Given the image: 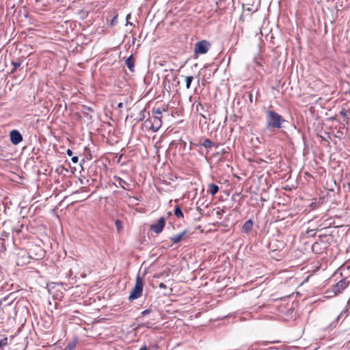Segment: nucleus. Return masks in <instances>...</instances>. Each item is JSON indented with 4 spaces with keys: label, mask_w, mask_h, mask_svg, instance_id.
Listing matches in <instances>:
<instances>
[{
    "label": "nucleus",
    "mask_w": 350,
    "mask_h": 350,
    "mask_svg": "<svg viewBox=\"0 0 350 350\" xmlns=\"http://www.w3.org/2000/svg\"><path fill=\"white\" fill-rule=\"evenodd\" d=\"M117 16H115L113 19L111 20V24L113 25L116 21Z\"/></svg>",
    "instance_id": "obj_30"
},
{
    "label": "nucleus",
    "mask_w": 350,
    "mask_h": 350,
    "mask_svg": "<svg viewBox=\"0 0 350 350\" xmlns=\"http://www.w3.org/2000/svg\"><path fill=\"white\" fill-rule=\"evenodd\" d=\"M202 146H203L206 148H211L213 146H215V144L209 139H205L202 143Z\"/></svg>",
    "instance_id": "obj_14"
},
{
    "label": "nucleus",
    "mask_w": 350,
    "mask_h": 350,
    "mask_svg": "<svg viewBox=\"0 0 350 350\" xmlns=\"http://www.w3.org/2000/svg\"><path fill=\"white\" fill-rule=\"evenodd\" d=\"M144 288V282L142 278L137 275L135 280V284L133 288L132 289L130 295L129 297V299L130 301H133L139 298L142 295Z\"/></svg>",
    "instance_id": "obj_2"
},
{
    "label": "nucleus",
    "mask_w": 350,
    "mask_h": 350,
    "mask_svg": "<svg viewBox=\"0 0 350 350\" xmlns=\"http://www.w3.org/2000/svg\"><path fill=\"white\" fill-rule=\"evenodd\" d=\"M71 160L73 163H77L79 161V158L78 157L75 156L72 157Z\"/></svg>",
    "instance_id": "obj_24"
},
{
    "label": "nucleus",
    "mask_w": 350,
    "mask_h": 350,
    "mask_svg": "<svg viewBox=\"0 0 350 350\" xmlns=\"http://www.w3.org/2000/svg\"><path fill=\"white\" fill-rule=\"evenodd\" d=\"M115 183L114 185L116 187H120L125 190L130 191L131 189L130 188L131 184L120 178L119 176H114L113 178Z\"/></svg>",
    "instance_id": "obj_8"
},
{
    "label": "nucleus",
    "mask_w": 350,
    "mask_h": 350,
    "mask_svg": "<svg viewBox=\"0 0 350 350\" xmlns=\"http://www.w3.org/2000/svg\"><path fill=\"white\" fill-rule=\"evenodd\" d=\"M310 206L312 208H314L316 207V202H312Z\"/></svg>",
    "instance_id": "obj_31"
},
{
    "label": "nucleus",
    "mask_w": 350,
    "mask_h": 350,
    "mask_svg": "<svg viewBox=\"0 0 350 350\" xmlns=\"http://www.w3.org/2000/svg\"><path fill=\"white\" fill-rule=\"evenodd\" d=\"M174 215L178 218H183L184 217L183 213L181 208H180V206H177L175 207V208H174Z\"/></svg>",
    "instance_id": "obj_16"
},
{
    "label": "nucleus",
    "mask_w": 350,
    "mask_h": 350,
    "mask_svg": "<svg viewBox=\"0 0 350 350\" xmlns=\"http://www.w3.org/2000/svg\"><path fill=\"white\" fill-rule=\"evenodd\" d=\"M10 137L11 142L14 145H17L23 141V136L17 130H12L10 133Z\"/></svg>",
    "instance_id": "obj_7"
},
{
    "label": "nucleus",
    "mask_w": 350,
    "mask_h": 350,
    "mask_svg": "<svg viewBox=\"0 0 350 350\" xmlns=\"http://www.w3.org/2000/svg\"><path fill=\"white\" fill-rule=\"evenodd\" d=\"M219 191V187L215 184H210L208 185V192L212 196H215Z\"/></svg>",
    "instance_id": "obj_12"
},
{
    "label": "nucleus",
    "mask_w": 350,
    "mask_h": 350,
    "mask_svg": "<svg viewBox=\"0 0 350 350\" xmlns=\"http://www.w3.org/2000/svg\"><path fill=\"white\" fill-rule=\"evenodd\" d=\"M167 111V108L165 107H163L162 109L161 108H153L152 109L153 116H159L160 115H161L162 111Z\"/></svg>",
    "instance_id": "obj_13"
},
{
    "label": "nucleus",
    "mask_w": 350,
    "mask_h": 350,
    "mask_svg": "<svg viewBox=\"0 0 350 350\" xmlns=\"http://www.w3.org/2000/svg\"><path fill=\"white\" fill-rule=\"evenodd\" d=\"M8 233L5 232H2L1 233V239L5 240L6 237H8Z\"/></svg>",
    "instance_id": "obj_22"
},
{
    "label": "nucleus",
    "mask_w": 350,
    "mask_h": 350,
    "mask_svg": "<svg viewBox=\"0 0 350 350\" xmlns=\"http://www.w3.org/2000/svg\"><path fill=\"white\" fill-rule=\"evenodd\" d=\"M66 153L68 156H72V152L70 149H68L66 151Z\"/></svg>",
    "instance_id": "obj_27"
},
{
    "label": "nucleus",
    "mask_w": 350,
    "mask_h": 350,
    "mask_svg": "<svg viewBox=\"0 0 350 350\" xmlns=\"http://www.w3.org/2000/svg\"><path fill=\"white\" fill-rule=\"evenodd\" d=\"M139 350H147V348L146 346H143L139 349Z\"/></svg>",
    "instance_id": "obj_32"
},
{
    "label": "nucleus",
    "mask_w": 350,
    "mask_h": 350,
    "mask_svg": "<svg viewBox=\"0 0 350 350\" xmlns=\"http://www.w3.org/2000/svg\"><path fill=\"white\" fill-rule=\"evenodd\" d=\"M159 287L161 289H165L167 288V286L164 283H160L159 284Z\"/></svg>",
    "instance_id": "obj_25"
},
{
    "label": "nucleus",
    "mask_w": 350,
    "mask_h": 350,
    "mask_svg": "<svg viewBox=\"0 0 350 350\" xmlns=\"http://www.w3.org/2000/svg\"><path fill=\"white\" fill-rule=\"evenodd\" d=\"M348 312H347V310H345L341 312V313L338 315V318H337V320L339 321L340 318L342 317H347L348 316Z\"/></svg>",
    "instance_id": "obj_20"
},
{
    "label": "nucleus",
    "mask_w": 350,
    "mask_h": 350,
    "mask_svg": "<svg viewBox=\"0 0 350 350\" xmlns=\"http://www.w3.org/2000/svg\"><path fill=\"white\" fill-rule=\"evenodd\" d=\"M129 17H130V14H128V15L126 16V19L128 20V18H129Z\"/></svg>",
    "instance_id": "obj_34"
},
{
    "label": "nucleus",
    "mask_w": 350,
    "mask_h": 350,
    "mask_svg": "<svg viewBox=\"0 0 350 350\" xmlns=\"http://www.w3.org/2000/svg\"><path fill=\"white\" fill-rule=\"evenodd\" d=\"M210 47V44L206 40L198 42L195 45V53L197 54L206 53Z\"/></svg>",
    "instance_id": "obj_4"
},
{
    "label": "nucleus",
    "mask_w": 350,
    "mask_h": 350,
    "mask_svg": "<svg viewBox=\"0 0 350 350\" xmlns=\"http://www.w3.org/2000/svg\"><path fill=\"white\" fill-rule=\"evenodd\" d=\"M165 224V219L164 217H161V218H159V219L158 220V221L157 223L152 224L150 226V229L154 233L159 234L163 231Z\"/></svg>",
    "instance_id": "obj_6"
},
{
    "label": "nucleus",
    "mask_w": 350,
    "mask_h": 350,
    "mask_svg": "<svg viewBox=\"0 0 350 350\" xmlns=\"http://www.w3.org/2000/svg\"><path fill=\"white\" fill-rule=\"evenodd\" d=\"M150 312H151V310H150V309H146V310H144V311H142V314L143 316H145V315H147V314H150Z\"/></svg>",
    "instance_id": "obj_23"
},
{
    "label": "nucleus",
    "mask_w": 350,
    "mask_h": 350,
    "mask_svg": "<svg viewBox=\"0 0 350 350\" xmlns=\"http://www.w3.org/2000/svg\"><path fill=\"white\" fill-rule=\"evenodd\" d=\"M285 122V120L282 116L277 112L268 110L266 112V122L267 128L269 129H281L282 124Z\"/></svg>",
    "instance_id": "obj_1"
},
{
    "label": "nucleus",
    "mask_w": 350,
    "mask_h": 350,
    "mask_svg": "<svg viewBox=\"0 0 350 350\" xmlns=\"http://www.w3.org/2000/svg\"><path fill=\"white\" fill-rule=\"evenodd\" d=\"M120 224H121V222H120V220H117V221H116V226H117L118 229H119V228H120Z\"/></svg>",
    "instance_id": "obj_26"
},
{
    "label": "nucleus",
    "mask_w": 350,
    "mask_h": 350,
    "mask_svg": "<svg viewBox=\"0 0 350 350\" xmlns=\"http://www.w3.org/2000/svg\"><path fill=\"white\" fill-rule=\"evenodd\" d=\"M348 285L349 282L347 281V279H342L332 287L330 291L333 293L334 295H336L345 289Z\"/></svg>",
    "instance_id": "obj_3"
},
{
    "label": "nucleus",
    "mask_w": 350,
    "mask_h": 350,
    "mask_svg": "<svg viewBox=\"0 0 350 350\" xmlns=\"http://www.w3.org/2000/svg\"><path fill=\"white\" fill-rule=\"evenodd\" d=\"M150 123V129L157 132L161 126V116H153L152 118L146 120V122Z\"/></svg>",
    "instance_id": "obj_5"
},
{
    "label": "nucleus",
    "mask_w": 350,
    "mask_h": 350,
    "mask_svg": "<svg viewBox=\"0 0 350 350\" xmlns=\"http://www.w3.org/2000/svg\"><path fill=\"white\" fill-rule=\"evenodd\" d=\"M122 107H123L122 103H119L117 105V108H118V109H121Z\"/></svg>",
    "instance_id": "obj_29"
},
{
    "label": "nucleus",
    "mask_w": 350,
    "mask_h": 350,
    "mask_svg": "<svg viewBox=\"0 0 350 350\" xmlns=\"http://www.w3.org/2000/svg\"><path fill=\"white\" fill-rule=\"evenodd\" d=\"M347 305H348V306H350V297H349V300H348V301H347Z\"/></svg>",
    "instance_id": "obj_33"
},
{
    "label": "nucleus",
    "mask_w": 350,
    "mask_h": 350,
    "mask_svg": "<svg viewBox=\"0 0 350 350\" xmlns=\"http://www.w3.org/2000/svg\"><path fill=\"white\" fill-rule=\"evenodd\" d=\"M253 227V222L251 219H248L246 221L243 226L242 230L243 232L247 233L249 232Z\"/></svg>",
    "instance_id": "obj_11"
},
{
    "label": "nucleus",
    "mask_w": 350,
    "mask_h": 350,
    "mask_svg": "<svg viewBox=\"0 0 350 350\" xmlns=\"http://www.w3.org/2000/svg\"><path fill=\"white\" fill-rule=\"evenodd\" d=\"M77 345V340L75 339L72 342H69L64 349V350H74Z\"/></svg>",
    "instance_id": "obj_15"
},
{
    "label": "nucleus",
    "mask_w": 350,
    "mask_h": 350,
    "mask_svg": "<svg viewBox=\"0 0 350 350\" xmlns=\"http://www.w3.org/2000/svg\"><path fill=\"white\" fill-rule=\"evenodd\" d=\"M193 77L192 76H188L185 78L186 88L189 89L191 87V82L193 81Z\"/></svg>",
    "instance_id": "obj_17"
},
{
    "label": "nucleus",
    "mask_w": 350,
    "mask_h": 350,
    "mask_svg": "<svg viewBox=\"0 0 350 350\" xmlns=\"http://www.w3.org/2000/svg\"><path fill=\"white\" fill-rule=\"evenodd\" d=\"M186 232L187 230H185L180 233L171 237L170 239L173 243H178L182 240L183 237L185 235Z\"/></svg>",
    "instance_id": "obj_10"
},
{
    "label": "nucleus",
    "mask_w": 350,
    "mask_h": 350,
    "mask_svg": "<svg viewBox=\"0 0 350 350\" xmlns=\"http://www.w3.org/2000/svg\"><path fill=\"white\" fill-rule=\"evenodd\" d=\"M12 66H14L13 70L11 71V72H14L21 66V62H12Z\"/></svg>",
    "instance_id": "obj_18"
},
{
    "label": "nucleus",
    "mask_w": 350,
    "mask_h": 350,
    "mask_svg": "<svg viewBox=\"0 0 350 350\" xmlns=\"http://www.w3.org/2000/svg\"><path fill=\"white\" fill-rule=\"evenodd\" d=\"M125 64L127 66V68L129 69L130 71H131V72L134 71L135 59L133 57V55H130L129 57L126 58V59L125 61Z\"/></svg>",
    "instance_id": "obj_9"
},
{
    "label": "nucleus",
    "mask_w": 350,
    "mask_h": 350,
    "mask_svg": "<svg viewBox=\"0 0 350 350\" xmlns=\"http://www.w3.org/2000/svg\"><path fill=\"white\" fill-rule=\"evenodd\" d=\"M340 114L343 116V117H347V112L344 110L341 111H340Z\"/></svg>",
    "instance_id": "obj_28"
},
{
    "label": "nucleus",
    "mask_w": 350,
    "mask_h": 350,
    "mask_svg": "<svg viewBox=\"0 0 350 350\" xmlns=\"http://www.w3.org/2000/svg\"><path fill=\"white\" fill-rule=\"evenodd\" d=\"M8 345V338L4 337L0 340V349Z\"/></svg>",
    "instance_id": "obj_19"
},
{
    "label": "nucleus",
    "mask_w": 350,
    "mask_h": 350,
    "mask_svg": "<svg viewBox=\"0 0 350 350\" xmlns=\"http://www.w3.org/2000/svg\"><path fill=\"white\" fill-rule=\"evenodd\" d=\"M11 304H12V301L8 303V305L10 306V305H11Z\"/></svg>",
    "instance_id": "obj_35"
},
{
    "label": "nucleus",
    "mask_w": 350,
    "mask_h": 350,
    "mask_svg": "<svg viewBox=\"0 0 350 350\" xmlns=\"http://www.w3.org/2000/svg\"><path fill=\"white\" fill-rule=\"evenodd\" d=\"M6 300H7V297H3V298H2V299H0V312H1V310H3V307H2V306H3V304L6 301Z\"/></svg>",
    "instance_id": "obj_21"
}]
</instances>
